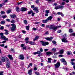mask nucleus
Instances as JSON below:
<instances>
[{
    "label": "nucleus",
    "instance_id": "obj_1",
    "mask_svg": "<svg viewBox=\"0 0 75 75\" xmlns=\"http://www.w3.org/2000/svg\"><path fill=\"white\" fill-rule=\"evenodd\" d=\"M11 26H12L11 27H10L9 28V30H11V31L13 32L14 31L16 30V25L14 24H11Z\"/></svg>",
    "mask_w": 75,
    "mask_h": 75
},
{
    "label": "nucleus",
    "instance_id": "obj_2",
    "mask_svg": "<svg viewBox=\"0 0 75 75\" xmlns=\"http://www.w3.org/2000/svg\"><path fill=\"white\" fill-rule=\"evenodd\" d=\"M52 18V17L50 16L49 17H48L46 20H44L42 21V23H47L48 22V21H51V19Z\"/></svg>",
    "mask_w": 75,
    "mask_h": 75
},
{
    "label": "nucleus",
    "instance_id": "obj_3",
    "mask_svg": "<svg viewBox=\"0 0 75 75\" xmlns=\"http://www.w3.org/2000/svg\"><path fill=\"white\" fill-rule=\"evenodd\" d=\"M4 33H0V35H1V39H4V41H8V38L6 37V36H4Z\"/></svg>",
    "mask_w": 75,
    "mask_h": 75
},
{
    "label": "nucleus",
    "instance_id": "obj_4",
    "mask_svg": "<svg viewBox=\"0 0 75 75\" xmlns=\"http://www.w3.org/2000/svg\"><path fill=\"white\" fill-rule=\"evenodd\" d=\"M49 28L50 30H54L55 31H56V26H54L53 25H50L49 27Z\"/></svg>",
    "mask_w": 75,
    "mask_h": 75
},
{
    "label": "nucleus",
    "instance_id": "obj_5",
    "mask_svg": "<svg viewBox=\"0 0 75 75\" xmlns=\"http://www.w3.org/2000/svg\"><path fill=\"white\" fill-rule=\"evenodd\" d=\"M40 42H41V44L43 46H45L47 45H48V44H49V43L47 42H44V41H41Z\"/></svg>",
    "mask_w": 75,
    "mask_h": 75
},
{
    "label": "nucleus",
    "instance_id": "obj_6",
    "mask_svg": "<svg viewBox=\"0 0 75 75\" xmlns=\"http://www.w3.org/2000/svg\"><path fill=\"white\" fill-rule=\"evenodd\" d=\"M60 65V63L58 62L56 64H55L54 65L56 68H58L59 67Z\"/></svg>",
    "mask_w": 75,
    "mask_h": 75
},
{
    "label": "nucleus",
    "instance_id": "obj_7",
    "mask_svg": "<svg viewBox=\"0 0 75 75\" xmlns=\"http://www.w3.org/2000/svg\"><path fill=\"white\" fill-rule=\"evenodd\" d=\"M19 59H21V60H23L24 59V56L23 54L20 55L19 56Z\"/></svg>",
    "mask_w": 75,
    "mask_h": 75
},
{
    "label": "nucleus",
    "instance_id": "obj_8",
    "mask_svg": "<svg viewBox=\"0 0 75 75\" xmlns=\"http://www.w3.org/2000/svg\"><path fill=\"white\" fill-rule=\"evenodd\" d=\"M60 61L61 62H63V63L64 64V65H67V63L64 59H60Z\"/></svg>",
    "mask_w": 75,
    "mask_h": 75
},
{
    "label": "nucleus",
    "instance_id": "obj_9",
    "mask_svg": "<svg viewBox=\"0 0 75 75\" xmlns=\"http://www.w3.org/2000/svg\"><path fill=\"white\" fill-rule=\"evenodd\" d=\"M45 39L47 40H48L49 41H52V39H53L52 37H50V38H45Z\"/></svg>",
    "mask_w": 75,
    "mask_h": 75
},
{
    "label": "nucleus",
    "instance_id": "obj_10",
    "mask_svg": "<svg viewBox=\"0 0 75 75\" xmlns=\"http://www.w3.org/2000/svg\"><path fill=\"white\" fill-rule=\"evenodd\" d=\"M33 9L34 11H36V13H38L39 11H38V8L37 7H35L33 8Z\"/></svg>",
    "mask_w": 75,
    "mask_h": 75
},
{
    "label": "nucleus",
    "instance_id": "obj_11",
    "mask_svg": "<svg viewBox=\"0 0 75 75\" xmlns=\"http://www.w3.org/2000/svg\"><path fill=\"white\" fill-rule=\"evenodd\" d=\"M10 17H11V18H16V15L15 14L11 15Z\"/></svg>",
    "mask_w": 75,
    "mask_h": 75
},
{
    "label": "nucleus",
    "instance_id": "obj_12",
    "mask_svg": "<svg viewBox=\"0 0 75 75\" xmlns=\"http://www.w3.org/2000/svg\"><path fill=\"white\" fill-rule=\"evenodd\" d=\"M62 41L63 42H67L68 40H67V38H63L62 39Z\"/></svg>",
    "mask_w": 75,
    "mask_h": 75
},
{
    "label": "nucleus",
    "instance_id": "obj_13",
    "mask_svg": "<svg viewBox=\"0 0 75 75\" xmlns=\"http://www.w3.org/2000/svg\"><path fill=\"white\" fill-rule=\"evenodd\" d=\"M6 59V62L8 64H9V65H10V61H9V59H8V58L7 57H6L5 58Z\"/></svg>",
    "mask_w": 75,
    "mask_h": 75
},
{
    "label": "nucleus",
    "instance_id": "obj_14",
    "mask_svg": "<svg viewBox=\"0 0 75 75\" xmlns=\"http://www.w3.org/2000/svg\"><path fill=\"white\" fill-rule=\"evenodd\" d=\"M27 10V8H25L24 7H22L21 8V11H25Z\"/></svg>",
    "mask_w": 75,
    "mask_h": 75
},
{
    "label": "nucleus",
    "instance_id": "obj_15",
    "mask_svg": "<svg viewBox=\"0 0 75 75\" xmlns=\"http://www.w3.org/2000/svg\"><path fill=\"white\" fill-rule=\"evenodd\" d=\"M1 59L3 62H5V58L4 57H1Z\"/></svg>",
    "mask_w": 75,
    "mask_h": 75
},
{
    "label": "nucleus",
    "instance_id": "obj_16",
    "mask_svg": "<svg viewBox=\"0 0 75 75\" xmlns=\"http://www.w3.org/2000/svg\"><path fill=\"white\" fill-rule=\"evenodd\" d=\"M8 57L11 60H13V58L12 57V56L10 54H8Z\"/></svg>",
    "mask_w": 75,
    "mask_h": 75
},
{
    "label": "nucleus",
    "instance_id": "obj_17",
    "mask_svg": "<svg viewBox=\"0 0 75 75\" xmlns=\"http://www.w3.org/2000/svg\"><path fill=\"white\" fill-rule=\"evenodd\" d=\"M4 31H6V32L4 33V34H5L6 35H8V30L5 29Z\"/></svg>",
    "mask_w": 75,
    "mask_h": 75
},
{
    "label": "nucleus",
    "instance_id": "obj_18",
    "mask_svg": "<svg viewBox=\"0 0 75 75\" xmlns=\"http://www.w3.org/2000/svg\"><path fill=\"white\" fill-rule=\"evenodd\" d=\"M46 54L47 55H49L50 56L51 55V54H52V52H47L46 53Z\"/></svg>",
    "mask_w": 75,
    "mask_h": 75
},
{
    "label": "nucleus",
    "instance_id": "obj_19",
    "mask_svg": "<svg viewBox=\"0 0 75 75\" xmlns=\"http://www.w3.org/2000/svg\"><path fill=\"white\" fill-rule=\"evenodd\" d=\"M59 54H63L64 53V50H60L59 52Z\"/></svg>",
    "mask_w": 75,
    "mask_h": 75
},
{
    "label": "nucleus",
    "instance_id": "obj_20",
    "mask_svg": "<svg viewBox=\"0 0 75 75\" xmlns=\"http://www.w3.org/2000/svg\"><path fill=\"white\" fill-rule=\"evenodd\" d=\"M48 59V61L47 62L48 63H51V60H52V59L51 58H49Z\"/></svg>",
    "mask_w": 75,
    "mask_h": 75
},
{
    "label": "nucleus",
    "instance_id": "obj_21",
    "mask_svg": "<svg viewBox=\"0 0 75 75\" xmlns=\"http://www.w3.org/2000/svg\"><path fill=\"white\" fill-rule=\"evenodd\" d=\"M59 8H61V9H62L64 8V6H63L60 5L58 6Z\"/></svg>",
    "mask_w": 75,
    "mask_h": 75
},
{
    "label": "nucleus",
    "instance_id": "obj_22",
    "mask_svg": "<svg viewBox=\"0 0 75 75\" xmlns=\"http://www.w3.org/2000/svg\"><path fill=\"white\" fill-rule=\"evenodd\" d=\"M11 51H12L13 53H15V51L14 50V48H11Z\"/></svg>",
    "mask_w": 75,
    "mask_h": 75
},
{
    "label": "nucleus",
    "instance_id": "obj_23",
    "mask_svg": "<svg viewBox=\"0 0 75 75\" xmlns=\"http://www.w3.org/2000/svg\"><path fill=\"white\" fill-rule=\"evenodd\" d=\"M32 13H33V11L32 10H31L30 11H28V14H31Z\"/></svg>",
    "mask_w": 75,
    "mask_h": 75
},
{
    "label": "nucleus",
    "instance_id": "obj_24",
    "mask_svg": "<svg viewBox=\"0 0 75 75\" xmlns=\"http://www.w3.org/2000/svg\"><path fill=\"white\" fill-rule=\"evenodd\" d=\"M26 29L27 30H28L30 29V26L28 25V26H26Z\"/></svg>",
    "mask_w": 75,
    "mask_h": 75
},
{
    "label": "nucleus",
    "instance_id": "obj_25",
    "mask_svg": "<svg viewBox=\"0 0 75 75\" xmlns=\"http://www.w3.org/2000/svg\"><path fill=\"white\" fill-rule=\"evenodd\" d=\"M29 43L30 44H31V45H35V43L34 42H29Z\"/></svg>",
    "mask_w": 75,
    "mask_h": 75
},
{
    "label": "nucleus",
    "instance_id": "obj_26",
    "mask_svg": "<svg viewBox=\"0 0 75 75\" xmlns=\"http://www.w3.org/2000/svg\"><path fill=\"white\" fill-rule=\"evenodd\" d=\"M56 27V30H57V28H61V25H59V26H55Z\"/></svg>",
    "mask_w": 75,
    "mask_h": 75
},
{
    "label": "nucleus",
    "instance_id": "obj_27",
    "mask_svg": "<svg viewBox=\"0 0 75 75\" xmlns=\"http://www.w3.org/2000/svg\"><path fill=\"white\" fill-rule=\"evenodd\" d=\"M56 51V48H53L52 50V51H53V52H55V51Z\"/></svg>",
    "mask_w": 75,
    "mask_h": 75
},
{
    "label": "nucleus",
    "instance_id": "obj_28",
    "mask_svg": "<svg viewBox=\"0 0 75 75\" xmlns=\"http://www.w3.org/2000/svg\"><path fill=\"white\" fill-rule=\"evenodd\" d=\"M16 11L18 12L20 11V10L19 9V7H17L16 8Z\"/></svg>",
    "mask_w": 75,
    "mask_h": 75
},
{
    "label": "nucleus",
    "instance_id": "obj_29",
    "mask_svg": "<svg viewBox=\"0 0 75 75\" xmlns=\"http://www.w3.org/2000/svg\"><path fill=\"white\" fill-rule=\"evenodd\" d=\"M11 11L10 10H8L6 11V12H7V14H9V13H11Z\"/></svg>",
    "mask_w": 75,
    "mask_h": 75
},
{
    "label": "nucleus",
    "instance_id": "obj_30",
    "mask_svg": "<svg viewBox=\"0 0 75 75\" xmlns=\"http://www.w3.org/2000/svg\"><path fill=\"white\" fill-rule=\"evenodd\" d=\"M28 73L29 74H31L32 73V70H29L28 71Z\"/></svg>",
    "mask_w": 75,
    "mask_h": 75
},
{
    "label": "nucleus",
    "instance_id": "obj_31",
    "mask_svg": "<svg viewBox=\"0 0 75 75\" xmlns=\"http://www.w3.org/2000/svg\"><path fill=\"white\" fill-rule=\"evenodd\" d=\"M73 32L74 31H73V30L71 29H69V32L70 33H73Z\"/></svg>",
    "mask_w": 75,
    "mask_h": 75
},
{
    "label": "nucleus",
    "instance_id": "obj_32",
    "mask_svg": "<svg viewBox=\"0 0 75 75\" xmlns=\"http://www.w3.org/2000/svg\"><path fill=\"white\" fill-rule=\"evenodd\" d=\"M24 23L25 24H27L28 23L27 22V20H24Z\"/></svg>",
    "mask_w": 75,
    "mask_h": 75
},
{
    "label": "nucleus",
    "instance_id": "obj_33",
    "mask_svg": "<svg viewBox=\"0 0 75 75\" xmlns=\"http://www.w3.org/2000/svg\"><path fill=\"white\" fill-rule=\"evenodd\" d=\"M67 55H71V54H72V52H67Z\"/></svg>",
    "mask_w": 75,
    "mask_h": 75
},
{
    "label": "nucleus",
    "instance_id": "obj_34",
    "mask_svg": "<svg viewBox=\"0 0 75 75\" xmlns=\"http://www.w3.org/2000/svg\"><path fill=\"white\" fill-rule=\"evenodd\" d=\"M15 22H16V21H15V20L12 19V21H11V23H15Z\"/></svg>",
    "mask_w": 75,
    "mask_h": 75
},
{
    "label": "nucleus",
    "instance_id": "obj_35",
    "mask_svg": "<svg viewBox=\"0 0 75 75\" xmlns=\"http://www.w3.org/2000/svg\"><path fill=\"white\" fill-rule=\"evenodd\" d=\"M6 67L7 68H10V65H9V64H6Z\"/></svg>",
    "mask_w": 75,
    "mask_h": 75
},
{
    "label": "nucleus",
    "instance_id": "obj_36",
    "mask_svg": "<svg viewBox=\"0 0 75 75\" xmlns=\"http://www.w3.org/2000/svg\"><path fill=\"white\" fill-rule=\"evenodd\" d=\"M5 23V22L4 21H2L1 22V24H4Z\"/></svg>",
    "mask_w": 75,
    "mask_h": 75
},
{
    "label": "nucleus",
    "instance_id": "obj_37",
    "mask_svg": "<svg viewBox=\"0 0 75 75\" xmlns=\"http://www.w3.org/2000/svg\"><path fill=\"white\" fill-rule=\"evenodd\" d=\"M46 13H50V11L49 10H46L45 11Z\"/></svg>",
    "mask_w": 75,
    "mask_h": 75
},
{
    "label": "nucleus",
    "instance_id": "obj_38",
    "mask_svg": "<svg viewBox=\"0 0 75 75\" xmlns=\"http://www.w3.org/2000/svg\"><path fill=\"white\" fill-rule=\"evenodd\" d=\"M70 63H71L72 65H75V62H70Z\"/></svg>",
    "mask_w": 75,
    "mask_h": 75
},
{
    "label": "nucleus",
    "instance_id": "obj_39",
    "mask_svg": "<svg viewBox=\"0 0 75 75\" xmlns=\"http://www.w3.org/2000/svg\"><path fill=\"white\" fill-rule=\"evenodd\" d=\"M1 14H5V12L4 11H1Z\"/></svg>",
    "mask_w": 75,
    "mask_h": 75
},
{
    "label": "nucleus",
    "instance_id": "obj_40",
    "mask_svg": "<svg viewBox=\"0 0 75 75\" xmlns=\"http://www.w3.org/2000/svg\"><path fill=\"white\" fill-rule=\"evenodd\" d=\"M52 43L54 44H57V42L56 41H52Z\"/></svg>",
    "mask_w": 75,
    "mask_h": 75
},
{
    "label": "nucleus",
    "instance_id": "obj_41",
    "mask_svg": "<svg viewBox=\"0 0 75 75\" xmlns=\"http://www.w3.org/2000/svg\"><path fill=\"white\" fill-rule=\"evenodd\" d=\"M35 74H36V75H40V73H39V72H38L37 71H36L35 72Z\"/></svg>",
    "mask_w": 75,
    "mask_h": 75
},
{
    "label": "nucleus",
    "instance_id": "obj_42",
    "mask_svg": "<svg viewBox=\"0 0 75 75\" xmlns=\"http://www.w3.org/2000/svg\"><path fill=\"white\" fill-rule=\"evenodd\" d=\"M2 17H3V18H6V17H7V16L6 15H3L2 16Z\"/></svg>",
    "mask_w": 75,
    "mask_h": 75
},
{
    "label": "nucleus",
    "instance_id": "obj_43",
    "mask_svg": "<svg viewBox=\"0 0 75 75\" xmlns=\"http://www.w3.org/2000/svg\"><path fill=\"white\" fill-rule=\"evenodd\" d=\"M37 28H33V30L34 31H36V30H37Z\"/></svg>",
    "mask_w": 75,
    "mask_h": 75
},
{
    "label": "nucleus",
    "instance_id": "obj_44",
    "mask_svg": "<svg viewBox=\"0 0 75 75\" xmlns=\"http://www.w3.org/2000/svg\"><path fill=\"white\" fill-rule=\"evenodd\" d=\"M39 36H36L35 38V39L36 40H37V39H38V38H39Z\"/></svg>",
    "mask_w": 75,
    "mask_h": 75
},
{
    "label": "nucleus",
    "instance_id": "obj_45",
    "mask_svg": "<svg viewBox=\"0 0 75 75\" xmlns=\"http://www.w3.org/2000/svg\"><path fill=\"white\" fill-rule=\"evenodd\" d=\"M21 46L22 48H23L24 47V45L23 44H22L21 45Z\"/></svg>",
    "mask_w": 75,
    "mask_h": 75
},
{
    "label": "nucleus",
    "instance_id": "obj_46",
    "mask_svg": "<svg viewBox=\"0 0 75 75\" xmlns=\"http://www.w3.org/2000/svg\"><path fill=\"white\" fill-rule=\"evenodd\" d=\"M0 30H2L4 29V26H1L0 28Z\"/></svg>",
    "mask_w": 75,
    "mask_h": 75
},
{
    "label": "nucleus",
    "instance_id": "obj_47",
    "mask_svg": "<svg viewBox=\"0 0 75 75\" xmlns=\"http://www.w3.org/2000/svg\"><path fill=\"white\" fill-rule=\"evenodd\" d=\"M27 48H26V47L24 46L23 47V48L22 49V50H26V49Z\"/></svg>",
    "mask_w": 75,
    "mask_h": 75
},
{
    "label": "nucleus",
    "instance_id": "obj_48",
    "mask_svg": "<svg viewBox=\"0 0 75 75\" xmlns=\"http://www.w3.org/2000/svg\"><path fill=\"white\" fill-rule=\"evenodd\" d=\"M67 35L66 34H65V35H64L63 36V37H64V38H65L67 37Z\"/></svg>",
    "mask_w": 75,
    "mask_h": 75
},
{
    "label": "nucleus",
    "instance_id": "obj_49",
    "mask_svg": "<svg viewBox=\"0 0 75 75\" xmlns=\"http://www.w3.org/2000/svg\"><path fill=\"white\" fill-rule=\"evenodd\" d=\"M57 33H61V30H59L57 31Z\"/></svg>",
    "mask_w": 75,
    "mask_h": 75
},
{
    "label": "nucleus",
    "instance_id": "obj_50",
    "mask_svg": "<svg viewBox=\"0 0 75 75\" xmlns=\"http://www.w3.org/2000/svg\"><path fill=\"white\" fill-rule=\"evenodd\" d=\"M32 16H34V14H35V13L33 12H33H32Z\"/></svg>",
    "mask_w": 75,
    "mask_h": 75
},
{
    "label": "nucleus",
    "instance_id": "obj_51",
    "mask_svg": "<svg viewBox=\"0 0 75 75\" xmlns=\"http://www.w3.org/2000/svg\"><path fill=\"white\" fill-rule=\"evenodd\" d=\"M6 40L4 41L3 42H1V43H2V44H4V43H6Z\"/></svg>",
    "mask_w": 75,
    "mask_h": 75
},
{
    "label": "nucleus",
    "instance_id": "obj_52",
    "mask_svg": "<svg viewBox=\"0 0 75 75\" xmlns=\"http://www.w3.org/2000/svg\"><path fill=\"white\" fill-rule=\"evenodd\" d=\"M36 3L37 4H38V3H39V1L38 0H37L36 1Z\"/></svg>",
    "mask_w": 75,
    "mask_h": 75
},
{
    "label": "nucleus",
    "instance_id": "obj_53",
    "mask_svg": "<svg viewBox=\"0 0 75 75\" xmlns=\"http://www.w3.org/2000/svg\"><path fill=\"white\" fill-rule=\"evenodd\" d=\"M3 75V72L1 71L0 72V75Z\"/></svg>",
    "mask_w": 75,
    "mask_h": 75
},
{
    "label": "nucleus",
    "instance_id": "obj_54",
    "mask_svg": "<svg viewBox=\"0 0 75 75\" xmlns=\"http://www.w3.org/2000/svg\"><path fill=\"white\" fill-rule=\"evenodd\" d=\"M8 0H5L4 1V3H7V2L8 1Z\"/></svg>",
    "mask_w": 75,
    "mask_h": 75
},
{
    "label": "nucleus",
    "instance_id": "obj_55",
    "mask_svg": "<svg viewBox=\"0 0 75 75\" xmlns=\"http://www.w3.org/2000/svg\"><path fill=\"white\" fill-rule=\"evenodd\" d=\"M37 53L38 54H41V52H40V51H39L37 52Z\"/></svg>",
    "mask_w": 75,
    "mask_h": 75
},
{
    "label": "nucleus",
    "instance_id": "obj_56",
    "mask_svg": "<svg viewBox=\"0 0 75 75\" xmlns=\"http://www.w3.org/2000/svg\"><path fill=\"white\" fill-rule=\"evenodd\" d=\"M59 7H58V6H56L55 7V8H54L56 10H57L58 9H59Z\"/></svg>",
    "mask_w": 75,
    "mask_h": 75
},
{
    "label": "nucleus",
    "instance_id": "obj_57",
    "mask_svg": "<svg viewBox=\"0 0 75 75\" xmlns=\"http://www.w3.org/2000/svg\"><path fill=\"white\" fill-rule=\"evenodd\" d=\"M57 54H59V53L57 52V53H54V55H57Z\"/></svg>",
    "mask_w": 75,
    "mask_h": 75
},
{
    "label": "nucleus",
    "instance_id": "obj_58",
    "mask_svg": "<svg viewBox=\"0 0 75 75\" xmlns=\"http://www.w3.org/2000/svg\"><path fill=\"white\" fill-rule=\"evenodd\" d=\"M29 40V38H26L25 39V41H28Z\"/></svg>",
    "mask_w": 75,
    "mask_h": 75
},
{
    "label": "nucleus",
    "instance_id": "obj_59",
    "mask_svg": "<svg viewBox=\"0 0 75 75\" xmlns=\"http://www.w3.org/2000/svg\"><path fill=\"white\" fill-rule=\"evenodd\" d=\"M62 13V12H57V14L58 15H59V14H61Z\"/></svg>",
    "mask_w": 75,
    "mask_h": 75
},
{
    "label": "nucleus",
    "instance_id": "obj_60",
    "mask_svg": "<svg viewBox=\"0 0 75 75\" xmlns=\"http://www.w3.org/2000/svg\"><path fill=\"white\" fill-rule=\"evenodd\" d=\"M23 3V1L21 2L18 3V5H19V4H22Z\"/></svg>",
    "mask_w": 75,
    "mask_h": 75
},
{
    "label": "nucleus",
    "instance_id": "obj_61",
    "mask_svg": "<svg viewBox=\"0 0 75 75\" xmlns=\"http://www.w3.org/2000/svg\"><path fill=\"white\" fill-rule=\"evenodd\" d=\"M34 71H37V68H36V67H35L34 68Z\"/></svg>",
    "mask_w": 75,
    "mask_h": 75
},
{
    "label": "nucleus",
    "instance_id": "obj_62",
    "mask_svg": "<svg viewBox=\"0 0 75 75\" xmlns=\"http://www.w3.org/2000/svg\"><path fill=\"white\" fill-rule=\"evenodd\" d=\"M7 21H8V22H10V19H6Z\"/></svg>",
    "mask_w": 75,
    "mask_h": 75
},
{
    "label": "nucleus",
    "instance_id": "obj_63",
    "mask_svg": "<svg viewBox=\"0 0 75 75\" xmlns=\"http://www.w3.org/2000/svg\"><path fill=\"white\" fill-rule=\"evenodd\" d=\"M35 7V6L34 5H32L31 6V8H33L35 7Z\"/></svg>",
    "mask_w": 75,
    "mask_h": 75
},
{
    "label": "nucleus",
    "instance_id": "obj_64",
    "mask_svg": "<svg viewBox=\"0 0 75 75\" xmlns=\"http://www.w3.org/2000/svg\"><path fill=\"white\" fill-rule=\"evenodd\" d=\"M71 61H72V62L74 61H75V59H71Z\"/></svg>",
    "mask_w": 75,
    "mask_h": 75
}]
</instances>
